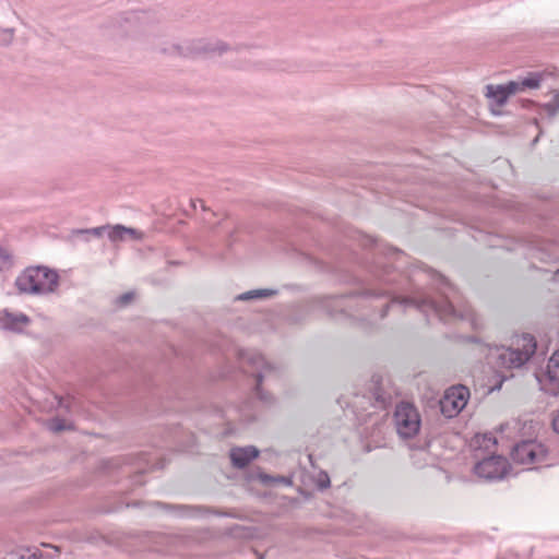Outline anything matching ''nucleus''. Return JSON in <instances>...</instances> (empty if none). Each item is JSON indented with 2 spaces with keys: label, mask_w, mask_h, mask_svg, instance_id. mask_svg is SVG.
Wrapping results in <instances>:
<instances>
[{
  "label": "nucleus",
  "mask_w": 559,
  "mask_h": 559,
  "mask_svg": "<svg viewBox=\"0 0 559 559\" xmlns=\"http://www.w3.org/2000/svg\"><path fill=\"white\" fill-rule=\"evenodd\" d=\"M15 286L21 294H51L59 286V274L45 265L28 266L16 277Z\"/></svg>",
  "instance_id": "obj_1"
},
{
  "label": "nucleus",
  "mask_w": 559,
  "mask_h": 559,
  "mask_svg": "<svg viewBox=\"0 0 559 559\" xmlns=\"http://www.w3.org/2000/svg\"><path fill=\"white\" fill-rule=\"evenodd\" d=\"M536 341L531 334L515 336L510 347L501 346L491 353L495 364L501 368H520L535 353Z\"/></svg>",
  "instance_id": "obj_2"
},
{
  "label": "nucleus",
  "mask_w": 559,
  "mask_h": 559,
  "mask_svg": "<svg viewBox=\"0 0 559 559\" xmlns=\"http://www.w3.org/2000/svg\"><path fill=\"white\" fill-rule=\"evenodd\" d=\"M242 361L250 367L247 371L251 372L255 378V393L259 399L266 403L270 402L271 399L263 393L262 383L265 379H269L276 373L275 368L270 365L261 354L255 352L243 353Z\"/></svg>",
  "instance_id": "obj_3"
},
{
  "label": "nucleus",
  "mask_w": 559,
  "mask_h": 559,
  "mask_svg": "<svg viewBox=\"0 0 559 559\" xmlns=\"http://www.w3.org/2000/svg\"><path fill=\"white\" fill-rule=\"evenodd\" d=\"M394 423L399 436L404 439L415 437L420 429V416L417 408L407 402L396 405Z\"/></svg>",
  "instance_id": "obj_4"
},
{
  "label": "nucleus",
  "mask_w": 559,
  "mask_h": 559,
  "mask_svg": "<svg viewBox=\"0 0 559 559\" xmlns=\"http://www.w3.org/2000/svg\"><path fill=\"white\" fill-rule=\"evenodd\" d=\"M468 396L469 391L464 385L449 388L439 401L441 413L448 418L456 416L465 407Z\"/></svg>",
  "instance_id": "obj_5"
},
{
  "label": "nucleus",
  "mask_w": 559,
  "mask_h": 559,
  "mask_svg": "<svg viewBox=\"0 0 559 559\" xmlns=\"http://www.w3.org/2000/svg\"><path fill=\"white\" fill-rule=\"evenodd\" d=\"M546 448L534 440L522 441L514 445L511 456L519 464H538L545 461Z\"/></svg>",
  "instance_id": "obj_6"
},
{
  "label": "nucleus",
  "mask_w": 559,
  "mask_h": 559,
  "mask_svg": "<svg viewBox=\"0 0 559 559\" xmlns=\"http://www.w3.org/2000/svg\"><path fill=\"white\" fill-rule=\"evenodd\" d=\"M510 464L503 456L492 455L478 462L474 472L478 477L487 480H499L509 473Z\"/></svg>",
  "instance_id": "obj_7"
},
{
  "label": "nucleus",
  "mask_w": 559,
  "mask_h": 559,
  "mask_svg": "<svg viewBox=\"0 0 559 559\" xmlns=\"http://www.w3.org/2000/svg\"><path fill=\"white\" fill-rule=\"evenodd\" d=\"M401 304L413 305L419 310L427 312L431 311L436 313L441 320H449L456 317V310L448 300L437 302L431 298H405L400 301Z\"/></svg>",
  "instance_id": "obj_8"
},
{
  "label": "nucleus",
  "mask_w": 559,
  "mask_h": 559,
  "mask_svg": "<svg viewBox=\"0 0 559 559\" xmlns=\"http://www.w3.org/2000/svg\"><path fill=\"white\" fill-rule=\"evenodd\" d=\"M107 238L115 247L120 243L140 241L143 239V233L139 229L126 227L123 225H107Z\"/></svg>",
  "instance_id": "obj_9"
},
{
  "label": "nucleus",
  "mask_w": 559,
  "mask_h": 559,
  "mask_svg": "<svg viewBox=\"0 0 559 559\" xmlns=\"http://www.w3.org/2000/svg\"><path fill=\"white\" fill-rule=\"evenodd\" d=\"M518 93V85L510 81L504 85H487L486 96L491 98L498 106L506 104L508 98Z\"/></svg>",
  "instance_id": "obj_10"
},
{
  "label": "nucleus",
  "mask_w": 559,
  "mask_h": 559,
  "mask_svg": "<svg viewBox=\"0 0 559 559\" xmlns=\"http://www.w3.org/2000/svg\"><path fill=\"white\" fill-rule=\"evenodd\" d=\"M259 455V450L253 445L233 448L229 456L235 467L243 468Z\"/></svg>",
  "instance_id": "obj_11"
},
{
  "label": "nucleus",
  "mask_w": 559,
  "mask_h": 559,
  "mask_svg": "<svg viewBox=\"0 0 559 559\" xmlns=\"http://www.w3.org/2000/svg\"><path fill=\"white\" fill-rule=\"evenodd\" d=\"M29 322V318L24 313L14 314L5 311L0 317V328L15 333H21Z\"/></svg>",
  "instance_id": "obj_12"
},
{
  "label": "nucleus",
  "mask_w": 559,
  "mask_h": 559,
  "mask_svg": "<svg viewBox=\"0 0 559 559\" xmlns=\"http://www.w3.org/2000/svg\"><path fill=\"white\" fill-rule=\"evenodd\" d=\"M276 294V290L262 288V289H253L246 293H242L236 297V300H252V299H263L270 298Z\"/></svg>",
  "instance_id": "obj_13"
},
{
  "label": "nucleus",
  "mask_w": 559,
  "mask_h": 559,
  "mask_svg": "<svg viewBox=\"0 0 559 559\" xmlns=\"http://www.w3.org/2000/svg\"><path fill=\"white\" fill-rule=\"evenodd\" d=\"M547 376L552 383L559 385V349L556 350L548 360Z\"/></svg>",
  "instance_id": "obj_14"
},
{
  "label": "nucleus",
  "mask_w": 559,
  "mask_h": 559,
  "mask_svg": "<svg viewBox=\"0 0 559 559\" xmlns=\"http://www.w3.org/2000/svg\"><path fill=\"white\" fill-rule=\"evenodd\" d=\"M542 75L538 73H531L527 78L520 81H513L518 85V93L525 91L526 88H538L540 85Z\"/></svg>",
  "instance_id": "obj_15"
},
{
  "label": "nucleus",
  "mask_w": 559,
  "mask_h": 559,
  "mask_svg": "<svg viewBox=\"0 0 559 559\" xmlns=\"http://www.w3.org/2000/svg\"><path fill=\"white\" fill-rule=\"evenodd\" d=\"M105 230V226H99L91 229H75L72 231V239H82L87 240L88 236L93 235L95 237H100L103 231Z\"/></svg>",
  "instance_id": "obj_16"
},
{
  "label": "nucleus",
  "mask_w": 559,
  "mask_h": 559,
  "mask_svg": "<svg viewBox=\"0 0 559 559\" xmlns=\"http://www.w3.org/2000/svg\"><path fill=\"white\" fill-rule=\"evenodd\" d=\"M475 443L485 449L497 444L496 438L491 433L478 435L475 437Z\"/></svg>",
  "instance_id": "obj_17"
},
{
  "label": "nucleus",
  "mask_w": 559,
  "mask_h": 559,
  "mask_svg": "<svg viewBox=\"0 0 559 559\" xmlns=\"http://www.w3.org/2000/svg\"><path fill=\"white\" fill-rule=\"evenodd\" d=\"M543 108L549 117L555 116L559 111V94H555L551 102L545 104Z\"/></svg>",
  "instance_id": "obj_18"
},
{
  "label": "nucleus",
  "mask_w": 559,
  "mask_h": 559,
  "mask_svg": "<svg viewBox=\"0 0 559 559\" xmlns=\"http://www.w3.org/2000/svg\"><path fill=\"white\" fill-rule=\"evenodd\" d=\"M316 484L318 488L321 490L329 488L331 481L328 473L323 471L319 472L318 475L316 476Z\"/></svg>",
  "instance_id": "obj_19"
},
{
  "label": "nucleus",
  "mask_w": 559,
  "mask_h": 559,
  "mask_svg": "<svg viewBox=\"0 0 559 559\" xmlns=\"http://www.w3.org/2000/svg\"><path fill=\"white\" fill-rule=\"evenodd\" d=\"M12 265V255L10 252L4 249L0 248V271L7 267H10Z\"/></svg>",
  "instance_id": "obj_20"
},
{
  "label": "nucleus",
  "mask_w": 559,
  "mask_h": 559,
  "mask_svg": "<svg viewBox=\"0 0 559 559\" xmlns=\"http://www.w3.org/2000/svg\"><path fill=\"white\" fill-rule=\"evenodd\" d=\"M13 39V29L0 28V45H9Z\"/></svg>",
  "instance_id": "obj_21"
},
{
  "label": "nucleus",
  "mask_w": 559,
  "mask_h": 559,
  "mask_svg": "<svg viewBox=\"0 0 559 559\" xmlns=\"http://www.w3.org/2000/svg\"><path fill=\"white\" fill-rule=\"evenodd\" d=\"M259 478L261 479V481L263 484H271L273 481H278V483H284V484H289L290 481L285 478V477H272V476H269L266 474H260L259 475Z\"/></svg>",
  "instance_id": "obj_22"
},
{
  "label": "nucleus",
  "mask_w": 559,
  "mask_h": 559,
  "mask_svg": "<svg viewBox=\"0 0 559 559\" xmlns=\"http://www.w3.org/2000/svg\"><path fill=\"white\" fill-rule=\"evenodd\" d=\"M49 428L52 431L58 432V431H62V430L67 429L68 426L66 425V423L62 419L53 418L50 420Z\"/></svg>",
  "instance_id": "obj_23"
},
{
  "label": "nucleus",
  "mask_w": 559,
  "mask_h": 559,
  "mask_svg": "<svg viewBox=\"0 0 559 559\" xmlns=\"http://www.w3.org/2000/svg\"><path fill=\"white\" fill-rule=\"evenodd\" d=\"M133 299H134V293L128 292V293H124L123 295H121L120 297H118L117 304L120 306H126L129 302H131Z\"/></svg>",
  "instance_id": "obj_24"
},
{
  "label": "nucleus",
  "mask_w": 559,
  "mask_h": 559,
  "mask_svg": "<svg viewBox=\"0 0 559 559\" xmlns=\"http://www.w3.org/2000/svg\"><path fill=\"white\" fill-rule=\"evenodd\" d=\"M227 49L226 45L222 43H217L215 46L210 48L211 51H218L219 53L224 52Z\"/></svg>",
  "instance_id": "obj_25"
},
{
  "label": "nucleus",
  "mask_w": 559,
  "mask_h": 559,
  "mask_svg": "<svg viewBox=\"0 0 559 559\" xmlns=\"http://www.w3.org/2000/svg\"><path fill=\"white\" fill-rule=\"evenodd\" d=\"M552 427L554 430L559 433V411L558 414L552 419Z\"/></svg>",
  "instance_id": "obj_26"
},
{
  "label": "nucleus",
  "mask_w": 559,
  "mask_h": 559,
  "mask_svg": "<svg viewBox=\"0 0 559 559\" xmlns=\"http://www.w3.org/2000/svg\"><path fill=\"white\" fill-rule=\"evenodd\" d=\"M114 465H115V464H114V461H112V460L107 461V463H106L107 469H108V468H110V467H112Z\"/></svg>",
  "instance_id": "obj_27"
},
{
  "label": "nucleus",
  "mask_w": 559,
  "mask_h": 559,
  "mask_svg": "<svg viewBox=\"0 0 559 559\" xmlns=\"http://www.w3.org/2000/svg\"><path fill=\"white\" fill-rule=\"evenodd\" d=\"M198 202L200 203L201 207L205 210L204 202L202 200H198Z\"/></svg>",
  "instance_id": "obj_28"
},
{
  "label": "nucleus",
  "mask_w": 559,
  "mask_h": 559,
  "mask_svg": "<svg viewBox=\"0 0 559 559\" xmlns=\"http://www.w3.org/2000/svg\"><path fill=\"white\" fill-rule=\"evenodd\" d=\"M556 275H558V276H559V270L556 272Z\"/></svg>",
  "instance_id": "obj_29"
}]
</instances>
